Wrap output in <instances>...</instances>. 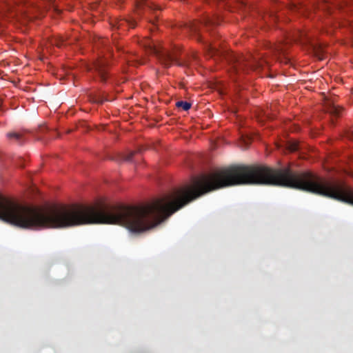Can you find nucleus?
Segmentation results:
<instances>
[{
	"label": "nucleus",
	"instance_id": "1",
	"mask_svg": "<svg viewBox=\"0 0 353 353\" xmlns=\"http://www.w3.org/2000/svg\"><path fill=\"white\" fill-rule=\"evenodd\" d=\"M225 59L230 65V70L234 74L241 76L250 70L263 68L268 62L261 54L238 55L232 52L225 55Z\"/></svg>",
	"mask_w": 353,
	"mask_h": 353
},
{
	"label": "nucleus",
	"instance_id": "2",
	"mask_svg": "<svg viewBox=\"0 0 353 353\" xmlns=\"http://www.w3.org/2000/svg\"><path fill=\"white\" fill-rule=\"evenodd\" d=\"M146 50L151 54L157 56L159 61L165 68H169L173 63L179 66H185L188 65L187 61H181L177 59L176 51H168L163 48L157 47L154 43L148 41L145 44Z\"/></svg>",
	"mask_w": 353,
	"mask_h": 353
},
{
	"label": "nucleus",
	"instance_id": "3",
	"mask_svg": "<svg viewBox=\"0 0 353 353\" xmlns=\"http://www.w3.org/2000/svg\"><path fill=\"white\" fill-rule=\"evenodd\" d=\"M216 21L210 17H205L202 21H190L188 24H186L185 28L187 30L190 32L195 35L198 34V32L201 27H208L211 25L216 24Z\"/></svg>",
	"mask_w": 353,
	"mask_h": 353
},
{
	"label": "nucleus",
	"instance_id": "4",
	"mask_svg": "<svg viewBox=\"0 0 353 353\" xmlns=\"http://www.w3.org/2000/svg\"><path fill=\"white\" fill-rule=\"evenodd\" d=\"M136 4L137 9L143 10L144 14L154 13V18H158L159 8L153 3L148 1V0H136Z\"/></svg>",
	"mask_w": 353,
	"mask_h": 353
},
{
	"label": "nucleus",
	"instance_id": "5",
	"mask_svg": "<svg viewBox=\"0 0 353 353\" xmlns=\"http://www.w3.org/2000/svg\"><path fill=\"white\" fill-rule=\"evenodd\" d=\"M107 66L108 62L103 57L99 58L94 63V70L97 72L98 76L102 82H105L108 79Z\"/></svg>",
	"mask_w": 353,
	"mask_h": 353
},
{
	"label": "nucleus",
	"instance_id": "6",
	"mask_svg": "<svg viewBox=\"0 0 353 353\" xmlns=\"http://www.w3.org/2000/svg\"><path fill=\"white\" fill-rule=\"evenodd\" d=\"M110 25L113 28L124 30L128 27H130L132 28H134L136 26V22L132 19H114L111 21Z\"/></svg>",
	"mask_w": 353,
	"mask_h": 353
},
{
	"label": "nucleus",
	"instance_id": "7",
	"mask_svg": "<svg viewBox=\"0 0 353 353\" xmlns=\"http://www.w3.org/2000/svg\"><path fill=\"white\" fill-rule=\"evenodd\" d=\"M292 37L293 41L304 44L310 41V36L305 31L297 30Z\"/></svg>",
	"mask_w": 353,
	"mask_h": 353
},
{
	"label": "nucleus",
	"instance_id": "8",
	"mask_svg": "<svg viewBox=\"0 0 353 353\" xmlns=\"http://www.w3.org/2000/svg\"><path fill=\"white\" fill-rule=\"evenodd\" d=\"M341 111L342 108L335 105H331L329 108L330 113L336 117L339 116Z\"/></svg>",
	"mask_w": 353,
	"mask_h": 353
},
{
	"label": "nucleus",
	"instance_id": "9",
	"mask_svg": "<svg viewBox=\"0 0 353 353\" xmlns=\"http://www.w3.org/2000/svg\"><path fill=\"white\" fill-rule=\"evenodd\" d=\"M176 106L177 108H181L183 110H188L191 108V103L183 101H179L176 103Z\"/></svg>",
	"mask_w": 353,
	"mask_h": 353
},
{
	"label": "nucleus",
	"instance_id": "10",
	"mask_svg": "<svg viewBox=\"0 0 353 353\" xmlns=\"http://www.w3.org/2000/svg\"><path fill=\"white\" fill-rule=\"evenodd\" d=\"M287 147L290 152H296L299 149V144L296 141L289 142Z\"/></svg>",
	"mask_w": 353,
	"mask_h": 353
},
{
	"label": "nucleus",
	"instance_id": "11",
	"mask_svg": "<svg viewBox=\"0 0 353 353\" xmlns=\"http://www.w3.org/2000/svg\"><path fill=\"white\" fill-rule=\"evenodd\" d=\"M7 137L10 139H15L17 140H21V134L17 132H9L7 134Z\"/></svg>",
	"mask_w": 353,
	"mask_h": 353
},
{
	"label": "nucleus",
	"instance_id": "12",
	"mask_svg": "<svg viewBox=\"0 0 353 353\" xmlns=\"http://www.w3.org/2000/svg\"><path fill=\"white\" fill-rule=\"evenodd\" d=\"M90 100L96 103H102L105 99L102 97L94 95L91 97Z\"/></svg>",
	"mask_w": 353,
	"mask_h": 353
},
{
	"label": "nucleus",
	"instance_id": "13",
	"mask_svg": "<svg viewBox=\"0 0 353 353\" xmlns=\"http://www.w3.org/2000/svg\"><path fill=\"white\" fill-rule=\"evenodd\" d=\"M210 53H212V56H215V55H218L219 54H221V52H219V50H217L215 47H213L212 46H210Z\"/></svg>",
	"mask_w": 353,
	"mask_h": 353
},
{
	"label": "nucleus",
	"instance_id": "14",
	"mask_svg": "<svg viewBox=\"0 0 353 353\" xmlns=\"http://www.w3.org/2000/svg\"><path fill=\"white\" fill-rule=\"evenodd\" d=\"M133 155H134V152H131L128 153V154L125 155L123 157V160L125 161H131Z\"/></svg>",
	"mask_w": 353,
	"mask_h": 353
},
{
	"label": "nucleus",
	"instance_id": "15",
	"mask_svg": "<svg viewBox=\"0 0 353 353\" xmlns=\"http://www.w3.org/2000/svg\"><path fill=\"white\" fill-rule=\"evenodd\" d=\"M274 50L277 52L281 53L284 51V49H283V46H281V45H279V46H274Z\"/></svg>",
	"mask_w": 353,
	"mask_h": 353
},
{
	"label": "nucleus",
	"instance_id": "16",
	"mask_svg": "<svg viewBox=\"0 0 353 353\" xmlns=\"http://www.w3.org/2000/svg\"><path fill=\"white\" fill-rule=\"evenodd\" d=\"M243 143H244V146L245 147H247L249 145V144L250 143V139L248 138H246V139H243Z\"/></svg>",
	"mask_w": 353,
	"mask_h": 353
},
{
	"label": "nucleus",
	"instance_id": "17",
	"mask_svg": "<svg viewBox=\"0 0 353 353\" xmlns=\"http://www.w3.org/2000/svg\"><path fill=\"white\" fill-rule=\"evenodd\" d=\"M148 19H149L150 22L154 23V21H152V19L151 18H149Z\"/></svg>",
	"mask_w": 353,
	"mask_h": 353
},
{
	"label": "nucleus",
	"instance_id": "18",
	"mask_svg": "<svg viewBox=\"0 0 353 353\" xmlns=\"http://www.w3.org/2000/svg\"><path fill=\"white\" fill-rule=\"evenodd\" d=\"M192 58L194 59H196V56L194 54H192Z\"/></svg>",
	"mask_w": 353,
	"mask_h": 353
}]
</instances>
